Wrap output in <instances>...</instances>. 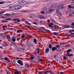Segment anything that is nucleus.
I'll return each mask as SVG.
<instances>
[{"mask_svg": "<svg viewBox=\"0 0 74 74\" xmlns=\"http://www.w3.org/2000/svg\"><path fill=\"white\" fill-rule=\"evenodd\" d=\"M25 50V49H24L21 48H18L17 49V51L19 52H23Z\"/></svg>", "mask_w": 74, "mask_h": 74, "instance_id": "1", "label": "nucleus"}, {"mask_svg": "<svg viewBox=\"0 0 74 74\" xmlns=\"http://www.w3.org/2000/svg\"><path fill=\"white\" fill-rule=\"evenodd\" d=\"M63 5V4L60 5L58 6V9H60V8L61 9H63L64 8V7Z\"/></svg>", "mask_w": 74, "mask_h": 74, "instance_id": "2", "label": "nucleus"}, {"mask_svg": "<svg viewBox=\"0 0 74 74\" xmlns=\"http://www.w3.org/2000/svg\"><path fill=\"white\" fill-rule=\"evenodd\" d=\"M17 62L18 63L20 64L21 66H23V62L22 61L20 60H18L17 61Z\"/></svg>", "mask_w": 74, "mask_h": 74, "instance_id": "3", "label": "nucleus"}, {"mask_svg": "<svg viewBox=\"0 0 74 74\" xmlns=\"http://www.w3.org/2000/svg\"><path fill=\"white\" fill-rule=\"evenodd\" d=\"M29 17L30 18L34 19L35 18V15L33 14H31L29 15Z\"/></svg>", "mask_w": 74, "mask_h": 74, "instance_id": "4", "label": "nucleus"}, {"mask_svg": "<svg viewBox=\"0 0 74 74\" xmlns=\"http://www.w3.org/2000/svg\"><path fill=\"white\" fill-rule=\"evenodd\" d=\"M54 58L57 61H58L59 60H60V58L58 56H54Z\"/></svg>", "mask_w": 74, "mask_h": 74, "instance_id": "5", "label": "nucleus"}, {"mask_svg": "<svg viewBox=\"0 0 74 74\" xmlns=\"http://www.w3.org/2000/svg\"><path fill=\"white\" fill-rule=\"evenodd\" d=\"M59 10H56V13L58 14V15L59 17H60V16H62V14L61 13H60V12H59Z\"/></svg>", "mask_w": 74, "mask_h": 74, "instance_id": "6", "label": "nucleus"}, {"mask_svg": "<svg viewBox=\"0 0 74 74\" xmlns=\"http://www.w3.org/2000/svg\"><path fill=\"white\" fill-rule=\"evenodd\" d=\"M30 59H32V60H33L35 58V57H34V56H33V55H32L30 56Z\"/></svg>", "mask_w": 74, "mask_h": 74, "instance_id": "7", "label": "nucleus"}, {"mask_svg": "<svg viewBox=\"0 0 74 74\" xmlns=\"http://www.w3.org/2000/svg\"><path fill=\"white\" fill-rule=\"evenodd\" d=\"M39 18L41 19H45V17L42 15H40L39 16Z\"/></svg>", "mask_w": 74, "mask_h": 74, "instance_id": "8", "label": "nucleus"}, {"mask_svg": "<svg viewBox=\"0 0 74 74\" xmlns=\"http://www.w3.org/2000/svg\"><path fill=\"white\" fill-rule=\"evenodd\" d=\"M57 6H58V4H57V3H54L53 5H52L51 7H52V8H53H53H55L56 7H57Z\"/></svg>", "mask_w": 74, "mask_h": 74, "instance_id": "9", "label": "nucleus"}, {"mask_svg": "<svg viewBox=\"0 0 74 74\" xmlns=\"http://www.w3.org/2000/svg\"><path fill=\"white\" fill-rule=\"evenodd\" d=\"M52 49L53 51H56V50H57V48H56V47H52Z\"/></svg>", "mask_w": 74, "mask_h": 74, "instance_id": "10", "label": "nucleus"}, {"mask_svg": "<svg viewBox=\"0 0 74 74\" xmlns=\"http://www.w3.org/2000/svg\"><path fill=\"white\" fill-rule=\"evenodd\" d=\"M60 30H63V29H64V26H63L62 25H60Z\"/></svg>", "mask_w": 74, "mask_h": 74, "instance_id": "11", "label": "nucleus"}, {"mask_svg": "<svg viewBox=\"0 0 74 74\" xmlns=\"http://www.w3.org/2000/svg\"><path fill=\"white\" fill-rule=\"evenodd\" d=\"M19 4H22V3H23V1L22 0H19Z\"/></svg>", "mask_w": 74, "mask_h": 74, "instance_id": "12", "label": "nucleus"}, {"mask_svg": "<svg viewBox=\"0 0 74 74\" xmlns=\"http://www.w3.org/2000/svg\"><path fill=\"white\" fill-rule=\"evenodd\" d=\"M26 44L27 47H30V42H28L26 43Z\"/></svg>", "mask_w": 74, "mask_h": 74, "instance_id": "13", "label": "nucleus"}, {"mask_svg": "<svg viewBox=\"0 0 74 74\" xmlns=\"http://www.w3.org/2000/svg\"><path fill=\"white\" fill-rule=\"evenodd\" d=\"M54 11H55V10L54 9H50L49 10V13H51L52 12Z\"/></svg>", "mask_w": 74, "mask_h": 74, "instance_id": "14", "label": "nucleus"}, {"mask_svg": "<svg viewBox=\"0 0 74 74\" xmlns=\"http://www.w3.org/2000/svg\"><path fill=\"white\" fill-rule=\"evenodd\" d=\"M17 7H18V5L14 6L13 7V8H14V9L15 10H18Z\"/></svg>", "mask_w": 74, "mask_h": 74, "instance_id": "15", "label": "nucleus"}, {"mask_svg": "<svg viewBox=\"0 0 74 74\" xmlns=\"http://www.w3.org/2000/svg\"><path fill=\"white\" fill-rule=\"evenodd\" d=\"M27 4V2H26V1H23L22 4H23V5H25V4Z\"/></svg>", "mask_w": 74, "mask_h": 74, "instance_id": "16", "label": "nucleus"}, {"mask_svg": "<svg viewBox=\"0 0 74 74\" xmlns=\"http://www.w3.org/2000/svg\"><path fill=\"white\" fill-rule=\"evenodd\" d=\"M68 8H73V9H74V6H72L71 5H69Z\"/></svg>", "mask_w": 74, "mask_h": 74, "instance_id": "17", "label": "nucleus"}, {"mask_svg": "<svg viewBox=\"0 0 74 74\" xmlns=\"http://www.w3.org/2000/svg\"><path fill=\"white\" fill-rule=\"evenodd\" d=\"M71 51H72L71 49H69L66 51V53H69Z\"/></svg>", "mask_w": 74, "mask_h": 74, "instance_id": "18", "label": "nucleus"}, {"mask_svg": "<svg viewBox=\"0 0 74 74\" xmlns=\"http://www.w3.org/2000/svg\"><path fill=\"white\" fill-rule=\"evenodd\" d=\"M1 36L3 38H5L6 36L4 34H1Z\"/></svg>", "mask_w": 74, "mask_h": 74, "instance_id": "19", "label": "nucleus"}, {"mask_svg": "<svg viewBox=\"0 0 74 74\" xmlns=\"http://www.w3.org/2000/svg\"><path fill=\"white\" fill-rule=\"evenodd\" d=\"M64 27V29H65V28H68V27H70V26L69 25H65Z\"/></svg>", "mask_w": 74, "mask_h": 74, "instance_id": "20", "label": "nucleus"}, {"mask_svg": "<svg viewBox=\"0 0 74 74\" xmlns=\"http://www.w3.org/2000/svg\"><path fill=\"white\" fill-rule=\"evenodd\" d=\"M4 59L5 60V62H8V60H9V59L7 57L5 58Z\"/></svg>", "mask_w": 74, "mask_h": 74, "instance_id": "21", "label": "nucleus"}, {"mask_svg": "<svg viewBox=\"0 0 74 74\" xmlns=\"http://www.w3.org/2000/svg\"><path fill=\"white\" fill-rule=\"evenodd\" d=\"M25 23H27V24L28 25H31V24L29 23V22H28V21H25Z\"/></svg>", "mask_w": 74, "mask_h": 74, "instance_id": "22", "label": "nucleus"}, {"mask_svg": "<svg viewBox=\"0 0 74 74\" xmlns=\"http://www.w3.org/2000/svg\"><path fill=\"white\" fill-rule=\"evenodd\" d=\"M49 49L48 48H47L46 50V53H47L48 52H49Z\"/></svg>", "mask_w": 74, "mask_h": 74, "instance_id": "23", "label": "nucleus"}, {"mask_svg": "<svg viewBox=\"0 0 74 74\" xmlns=\"http://www.w3.org/2000/svg\"><path fill=\"white\" fill-rule=\"evenodd\" d=\"M26 36V35H25V34H23L22 35V38H25V37Z\"/></svg>", "mask_w": 74, "mask_h": 74, "instance_id": "24", "label": "nucleus"}, {"mask_svg": "<svg viewBox=\"0 0 74 74\" xmlns=\"http://www.w3.org/2000/svg\"><path fill=\"white\" fill-rule=\"evenodd\" d=\"M21 8V6L20 5H17V10H19Z\"/></svg>", "mask_w": 74, "mask_h": 74, "instance_id": "25", "label": "nucleus"}, {"mask_svg": "<svg viewBox=\"0 0 74 74\" xmlns=\"http://www.w3.org/2000/svg\"><path fill=\"white\" fill-rule=\"evenodd\" d=\"M37 40L36 39H34V42L36 44H37Z\"/></svg>", "mask_w": 74, "mask_h": 74, "instance_id": "26", "label": "nucleus"}, {"mask_svg": "<svg viewBox=\"0 0 74 74\" xmlns=\"http://www.w3.org/2000/svg\"><path fill=\"white\" fill-rule=\"evenodd\" d=\"M8 30H14L15 29L12 28H8Z\"/></svg>", "mask_w": 74, "mask_h": 74, "instance_id": "27", "label": "nucleus"}, {"mask_svg": "<svg viewBox=\"0 0 74 74\" xmlns=\"http://www.w3.org/2000/svg\"><path fill=\"white\" fill-rule=\"evenodd\" d=\"M6 2L5 1H1L0 2V4H3L4 3H5Z\"/></svg>", "mask_w": 74, "mask_h": 74, "instance_id": "28", "label": "nucleus"}, {"mask_svg": "<svg viewBox=\"0 0 74 74\" xmlns=\"http://www.w3.org/2000/svg\"><path fill=\"white\" fill-rule=\"evenodd\" d=\"M49 47L50 49H51V48H52V44L49 45Z\"/></svg>", "mask_w": 74, "mask_h": 74, "instance_id": "29", "label": "nucleus"}, {"mask_svg": "<svg viewBox=\"0 0 74 74\" xmlns=\"http://www.w3.org/2000/svg\"><path fill=\"white\" fill-rule=\"evenodd\" d=\"M49 73V71H47L45 72V74H48V73Z\"/></svg>", "mask_w": 74, "mask_h": 74, "instance_id": "30", "label": "nucleus"}, {"mask_svg": "<svg viewBox=\"0 0 74 74\" xmlns=\"http://www.w3.org/2000/svg\"><path fill=\"white\" fill-rule=\"evenodd\" d=\"M71 32H74V29H72L71 30H70L69 31V33H70Z\"/></svg>", "mask_w": 74, "mask_h": 74, "instance_id": "31", "label": "nucleus"}, {"mask_svg": "<svg viewBox=\"0 0 74 74\" xmlns=\"http://www.w3.org/2000/svg\"><path fill=\"white\" fill-rule=\"evenodd\" d=\"M3 46L4 47H6L7 46H8V45L5 44H3Z\"/></svg>", "mask_w": 74, "mask_h": 74, "instance_id": "32", "label": "nucleus"}, {"mask_svg": "<svg viewBox=\"0 0 74 74\" xmlns=\"http://www.w3.org/2000/svg\"><path fill=\"white\" fill-rule=\"evenodd\" d=\"M51 22H52L53 23H55V20H53V19L52 18L51 19Z\"/></svg>", "mask_w": 74, "mask_h": 74, "instance_id": "33", "label": "nucleus"}, {"mask_svg": "<svg viewBox=\"0 0 74 74\" xmlns=\"http://www.w3.org/2000/svg\"><path fill=\"white\" fill-rule=\"evenodd\" d=\"M11 61L12 62H13V63H15V62H16V61L13 59H12Z\"/></svg>", "mask_w": 74, "mask_h": 74, "instance_id": "34", "label": "nucleus"}, {"mask_svg": "<svg viewBox=\"0 0 74 74\" xmlns=\"http://www.w3.org/2000/svg\"><path fill=\"white\" fill-rule=\"evenodd\" d=\"M6 73L7 74H11V73L8 71H6Z\"/></svg>", "mask_w": 74, "mask_h": 74, "instance_id": "35", "label": "nucleus"}, {"mask_svg": "<svg viewBox=\"0 0 74 74\" xmlns=\"http://www.w3.org/2000/svg\"><path fill=\"white\" fill-rule=\"evenodd\" d=\"M56 47H57V48H60V46L59 45H57L56 46Z\"/></svg>", "mask_w": 74, "mask_h": 74, "instance_id": "36", "label": "nucleus"}, {"mask_svg": "<svg viewBox=\"0 0 74 74\" xmlns=\"http://www.w3.org/2000/svg\"><path fill=\"white\" fill-rule=\"evenodd\" d=\"M25 66H26L27 67H30V66H29V64H26Z\"/></svg>", "mask_w": 74, "mask_h": 74, "instance_id": "37", "label": "nucleus"}, {"mask_svg": "<svg viewBox=\"0 0 74 74\" xmlns=\"http://www.w3.org/2000/svg\"><path fill=\"white\" fill-rule=\"evenodd\" d=\"M58 34H59L58 32H54L53 33V34H54V35H58Z\"/></svg>", "mask_w": 74, "mask_h": 74, "instance_id": "38", "label": "nucleus"}, {"mask_svg": "<svg viewBox=\"0 0 74 74\" xmlns=\"http://www.w3.org/2000/svg\"><path fill=\"white\" fill-rule=\"evenodd\" d=\"M12 41H13V42H15V41H16V39H15L14 38H13L12 39Z\"/></svg>", "mask_w": 74, "mask_h": 74, "instance_id": "39", "label": "nucleus"}, {"mask_svg": "<svg viewBox=\"0 0 74 74\" xmlns=\"http://www.w3.org/2000/svg\"><path fill=\"white\" fill-rule=\"evenodd\" d=\"M19 74V71H16L14 72V74Z\"/></svg>", "mask_w": 74, "mask_h": 74, "instance_id": "40", "label": "nucleus"}, {"mask_svg": "<svg viewBox=\"0 0 74 74\" xmlns=\"http://www.w3.org/2000/svg\"><path fill=\"white\" fill-rule=\"evenodd\" d=\"M41 12V14H45V12H44V11H42L41 12Z\"/></svg>", "mask_w": 74, "mask_h": 74, "instance_id": "41", "label": "nucleus"}, {"mask_svg": "<svg viewBox=\"0 0 74 74\" xmlns=\"http://www.w3.org/2000/svg\"><path fill=\"white\" fill-rule=\"evenodd\" d=\"M17 32L18 33H21V32H22V30H17Z\"/></svg>", "mask_w": 74, "mask_h": 74, "instance_id": "42", "label": "nucleus"}, {"mask_svg": "<svg viewBox=\"0 0 74 74\" xmlns=\"http://www.w3.org/2000/svg\"><path fill=\"white\" fill-rule=\"evenodd\" d=\"M4 12L3 11H1L0 12V14H3Z\"/></svg>", "mask_w": 74, "mask_h": 74, "instance_id": "43", "label": "nucleus"}, {"mask_svg": "<svg viewBox=\"0 0 74 74\" xmlns=\"http://www.w3.org/2000/svg\"><path fill=\"white\" fill-rule=\"evenodd\" d=\"M21 12H27V10H22V11H21Z\"/></svg>", "mask_w": 74, "mask_h": 74, "instance_id": "44", "label": "nucleus"}, {"mask_svg": "<svg viewBox=\"0 0 74 74\" xmlns=\"http://www.w3.org/2000/svg\"><path fill=\"white\" fill-rule=\"evenodd\" d=\"M31 62H32L33 63H36V61H34L33 60H32L31 61Z\"/></svg>", "mask_w": 74, "mask_h": 74, "instance_id": "45", "label": "nucleus"}, {"mask_svg": "<svg viewBox=\"0 0 74 74\" xmlns=\"http://www.w3.org/2000/svg\"><path fill=\"white\" fill-rule=\"evenodd\" d=\"M69 53H67L66 54V56H70V54H69Z\"/></svg>", "mask_w": 74, "mask_h": 74, "instance_id": "46", "label": "nucleus"}, {"mask_svg": "<svg viewBox=\"0 0 74 74\" xmlns=\"http://www.w3.org/2000/svg\"><path fill=\"white\" fill-rule=\"evenodd\" d=\"M6 21H11L10 18H8L6 19Z\"/></svg>", "mask_w": 74, "mask_h": 74, "instance_id": "47", "label": "nucleus"}, {"mask_svg": "<svg viewBox=\"0 0 74 74\" xmlns=\"http://www.w3.org/2000/svg\"><path fill=\"white\" fill-rule=\"evenodd\" d=\"M5 15H6V16H9L10 15V14L9 13H7L5 14Z\"/></svg>", "mask_w": 74, "mask_h": 74, "instance_id": "48", "label": "nucleus"}, {"mask_svg": "<svg viewBox=\"0 0 74 74\" xmlns=\"http://www.w3.org/2000/svg\"><path fill=\"white\" fill-rule=\"evenodd\" d=\"M36 50L37 51H40V49L39 48H37L36 49Z\"/></svg>", "mask_w": 74, "mask_h": 74, "instance_id": "49", "label": "nucleus"}, {"mask_svg": "<svg viewBox=\"0 0 74 74\" xmlns=\"http://www.w3.org/2000/svg\"><path fill=\"white\" fill-rule=\"evenodd\" d=\"M2 22H5V23L8 22V21H2Z\"/></svg>", "mask_w": 74, "mask_h": 74, "instance_id": "50", "label": "nucleus"}, {"mask_svg": "<svg viewBox=\"0 0 74 74\" xmlns=\"http://www.w3.org/2000/svg\"><path fill=\"white\" fill-rule=\"evenodd\" d=\"M74 56L73 54L71 53V54H70V56Z\"/></svg>", "mask_w": 74, "mask_h": 74, "instance_id": "51", "label": "nucleus"}, {"mask_svg": "<svg viewBox=\"0 0 74 74\" xmlns=\"http://www.w3.org/2000/svg\"><path fill=\"white\" fill-rule=\"evenodd\" d=\"M28 37L30 38H32L33 37L32 36H28Z\"/></svg>", "mask_w": 74, "mask_h": 74, "instance_id": "52", "label": "nucleus"}, {"mask_svg": "<svg viewBox=\"0 0 74 74\" xmlns=\"http://www.w3.org/2000/svg\"><path fill=\"white\" fill-rule=\"evenodd\" d=\"M69 15L71 17V16H73V14H69Z\"/></svg>", "mask_w": 74, "mask_h": 74, "instance_id": "53", "label": "nucleus"}, {"mask_svg": "<svg viewBox=\"0 0 74 74\" xmlns=\"http://www.w3.org/2000/svg\"><path fill=\"white\" fill-rule=\"evenodd\" d=\"M64 60H66V56H64Z\"/></svg>", "mask_w": 74, "mask_h": 74, "instance_id": "54", "label": "nucleus"}, {"mask_svg": "<svg viewBox=\"0 0 74 74\" xmlns=\"http://www.w3.org/2000/svg\"><path fill=\"white\" fill-rule=\"evenodd\" d=\"M33 24H34V25H38L37 23H36L35 22H34L33 23Z\"/></svg>", "mask_w": 74, "mask_h": 74, "instance_id": "55", "label": "nucleus"}, {"mask_svg": "<svg viewBox=\"0 0 74 74\" xmlns=\"http://www.w3.org/2000/svg\"><path fill=\"white\" fill-rule=\"evenodd\" d=\"M20 38H18L17 39V41H18L20 40Z\"/></svg>", "mask_w": 74, "mask_h": 74, "instance_id": "56", "label": "nucleus"}, {"mask_svg": "<svg viewBox=\"0 0 74 74\" xmlns=\"http://www.w3.org/2000/svg\"><path fill=\"white\" fill-rule=\"evenodd\" d=\"M6 37L7 38H10V35H7Z\"/></svg>", "mask_w": 74, "mask_h": 74, "instance_id": "57", "label": "nucleus"}, {"mask_svg": "<svg viewBox=\"0 0 74 74\" xmlns=\"http://www.w3.org/2000/svg\"><path fill=\"white\" fill-rule=\"evenodd\" d=\"M44 30H45V31H48V32H49V30L46 29H44Z\"/></svg>", "mask_w": 74, "mask_h": 74, "instance_id": "58", "label": "nucleus"}, {"mask_svg": "<svg viewBox=\"0 0 74 74\" xmlns=\"http://www.w3.org/2000/svg\"><path fill=\"white\" fill-rule=\"evenodd\" d=\"M12 15H16V13H12Z\"/></svg>", "mask_w": 74, "mask_h": 74, "instance_id": "59", "label": "nucleus"}, {"mask_svg": "<svg viewBox=\"0 0 74 74\" xmlns=\"http://www.w3.org/2000/svg\"><path fill=\"white\" fill-rule=\"evenodd\" d=\"M71 4L72 5H74V2H72Z\"/></svg>", "mask_w": 74, "mask_h": 74, "instance_id": "60", "label": "nucleus"}, {"mask_svg": "<svg viewBox=\"0 0 74 74\" xmlns=\"http://www.w3.org/2000/svg\"><path fill=\"white\" fill-rule=\"evenodd\" d=\"M50 25H51L52 26L53 25V23H50Z\"/></svg>", "mask_w": 74, "mask_h": 74, "instance_id": "61", "label": "nucleus"}, {"mask_svg": "<svg viewBox=\"0 0 74 74\" xmlns=\"http://www.w3.org/2000/svg\"><path fill=\"white\" fill-rule=\"evenodd\" d=\"M0 59L2 60H4V58H1Z\"/></svg>", "mask_w": 74, "mask_h": 74, "instance_id": "62", "label": "nucleus"}, {"mask_svg": "<svg viewBox=\"0 0 74 74\" xmlns=\"http://www.w3.org/2000/svg\"><path fill=\"white\" fill-rule=\"evenodd\" d=\"M71 25H72V26H74V23H72L71 24Z\"/></svg>", "mask_w": 74, "mask_h": 74, "instance_id": "63", "label": "nucleus"}, {"mask_svg": "<svg viewBox=\"0 0 74 74\" xmlns=\"http://www.w3.org/2000/svg\"><path fill=\"white\" fill-rule=\"evenodd\" d=\"M60 74H63V72H60Z\"/></svg>", "mask_w": 74, "mask_h": 74, "instance_id": "64", "label": "nucleus"}]
</instances>
